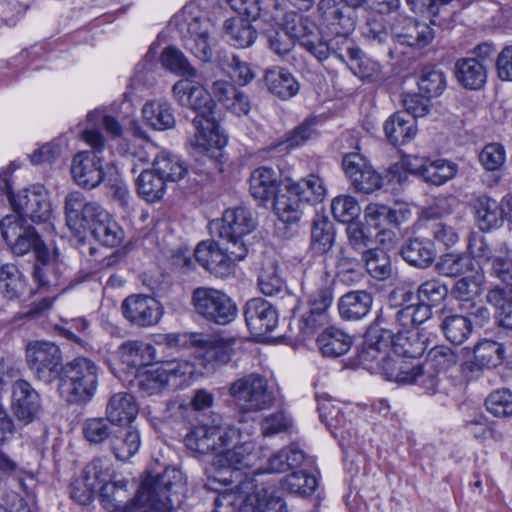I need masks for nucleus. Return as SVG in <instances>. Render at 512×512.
<instances>
[{"mask_svg": "<svg viewBox=\"0 0 512 512\" xmlns=\"http://www.w3.org/2000/svg\"><path fill=\"white\" fill-rule=\"evenodd\" d=\"M112 468L110 460L104 457L92 459L83 469L81 477L100 485L99 498L108 512H130L146 509L145 512H176L182 509L185 494V479L177 468H166L162 473H149L137 492L130 498L127 480L110 482Z\"/></svg>", "mask_w": 512, "mask_h": 512, "instance_id": "f257e3e1", "label": "nucleus"}, {"mask_svg": "<svg viewBox=\"0 0 512 512\" xmlns=\"http://www.w3.org/2000/svg\"><path fill=\"white\" fill-rule=\"evenodd\" d=\"M172 92L181 106L196 112L192 121L196 130L191 140L192 146L199 153L216 157L215 152L224 148L228 139L217 122L216 104L209 92L194 78H183L177 81L172 87Z\"/></svg>", "mask_w": 512, "mask_h": 512, "instance_id": "f03ea898", "label": "nucleus"}, {"mask_svg": "<svg viewBox=\"0 0 512 512\" xmlns=\"http://www.w3.org/2000/svg\"><path fill=\"white\" fill-rule=\"evenodd\" d=\"M285 27L288 33L297 38L300 46L320 62L331 55L342 62H358L361 58L360 49L353 45L348 37L350 33H344L343 29L334 28L335 36L326 41L318 26L297 12L287 15Z\"/></svg>", "mask_w": 512, "mask_h": 512, "instance_id": "7ed1b4c3", "label": "nucleus"}, {"mask_svg": "<svg viewBox=\"0 0 512 512\" xmlns=\"http://www.w3.org/2000/svg\"><path fill=\"white\" fill-rule=\"evenodd\" d=\"M215 484L220 483L215 482L211 474L205 487L217 492L213 499L215 505L213 512L220 509H231L233 512H283L287 507V502L275 489L261 488L251 494H246L245 490L251 485L249 481H240L236 490L220 491Z\"/></svg>", "mask_w": 512, "mask_h": 512, "instance_id": "20e7f679", "label": "nucleus"}, {"mask_svg": "<svg viewBox=\"0 0 512 512\" xmlns=\"http://www.w3.org/2000/svg\"><path fill=\"white\" fill-rule=\"evenodd\" d=\"M99 366L89 358L76 357L67 362L59 376V391L70 403H87L99 384Z\"/></svg>", "mask_w": 512, "mask_h": 512, "instance_id": "39448f33", "label": "nucleus"}, {"mask_svg": "<svg viewBox=\"0 0 512 512\" xmlns=\"http://www.w3.org/2000/svg\"><path fill=\"white\" fill-rule=\"evenodd\" d=\"M259 461L260 448L251 441L234 445L232 449H222L212 462L213 480L220 485L232 484L241 476L240 471L245 469H252V475H255Z\"/></svg>", "mask_w": 512, "mask_h": 512, "instance_id": "423d86ee", "label": "nucleus"}, {"mask_svg": "<svg viewBox=\"0 0 512 512\" xmlns=\"http://www.w3.org/2000/svg\"><path fill=\"white\" fill-rule=\"evenodd\" d=\"M249 248L241 244H229L219 238L218 241L206 240L200 242L194 251L197 262L209 273L219 278H225L234 271L236 261L243 260Z\"/></svg>", "mask_w": 512, "mask_h": 512, "instance_id": "0eeeda50", "label": "nucleus"}, {"mask_svg": "<svg viewBox=\"0 0 512 512\" xmlns=\"http://www.w3.org/2000/svg\"><path fill=\"white\" fill-rule=\"evenodd\" d=\"M82 138L93 151L77 153L72 161L71 173L79 186L93 189L102 183L105 176L102 159L98 155L105 147V140L97 130L83 131Z\"/></svg>", "mask_w": 512, "mask_h": 512, "instance_id": "6e6552de", "label": "nucleus"}, {"mask_svg": "<svg viewBox=\"0 0 512 512\" xmlns=\"http://www.w3.org/2000/svg\"><path fill=\"white\" fill-rule=\"evenodd\" d=\"M240 431L232 425L225 424L222 417L217 416L211 423L193 426L186 434V447L199 454L220 451L236 443Z\"/></svg>", "mask_w": 512, "mask_h": 512, "instance_id": "1a4fd4ad", "label": "nucleus"}, {"mask_svg": "<svg viewBox=\"0 0 512 512\" xmlns=\"http://www.w3.org/2000/svg\"><path fill=\"white\" fill-rule=\"evenodd\" d=\"M229 394L243 413L269 409L275 401L268 380L258 373H250L236 379L229 387Z\"/></svg>", "mask_w": 512, "mask_h": 512, "instance_id": "9d476101", "label": "nucleus"}, {"mask_svg": "<svg viewBox=\"0 0 512 512\" xmlns=\"http://www.w3.org/2000/svg\"><path fill=\"white\" fill-rule=\"evenodd\" d=\"M1 235L10 251L23 256L33 251L36 263L49 258V249L43 243L34 227L26 225L17 216H5L0 221Z\"/></svg>", "mask_w": 512, "mask_h": 512, "instance_id": "9b49d317", "label": "nucleus"}, {"mask_svg": "<svg viewBox=\"0 0 512 512\" xmlns=\"http://www.w3.org/2000/svg\"><path fill=\"white\" fill-rule=\"evenodd\" d=\"M1 201L10 202L14 212L25 223L29 219L34 223H47L52 217V207L48 192L41 186L25 189L12 194L7 182L3 183Z\"/></svg>", "mask_w": 512, "mask_h": 512, "instance_id": "f8f14e48", "label": "nucleus"}, {"mask_svg": "<svg viewBox=\"0 0 512 512\" xmlns=\"http://www.w3.org/2000/svg\"><path fill=\"white\" fill-rule=\"evenodd\" d=\"M192 302L198 314L219 325L229 324L237 315V307L231 298L214 288L195 289Z\"/></svg>", "mask_w": 512, "mask_h": 512, "instance_id": "ddd939ff", "label": "nucleus"}, {"mask_svg": "<svg viewBox=\"0 0 512 512\" xmlns=\"http://www.w3.org/2000/svg\"><path fill=\"white\" fill-rule=\"evenodd\" d=\"M27 363L34 376L51 383L61 373L62 355L59 347L52 342L36 341L27 346Z\"/></svg>", "mask_w": 512, "mask_h": 512, "instance_id": "4468645a", "label": "nucleus"}, {"mask_svg": "<svg viewBox=\"0 0 512 512\" xmlns=\"http://www.w3.org/2000/svg\"><path fill=\"white\" fill-rule=\"evenodd\" d=\"M85 229L88 228L96 240L108 247H116L124 239V231L113 217L98 203L88 204L84 209Z\"/></svg>", "mask_w": 512, "mask_h": 512, "instance_id": "2eb2a0df", "label": "nucleus"}, {"mask_svg": "<svg viewBox=\"0 0 512 512\" xmlns=\"http://www.w3.org/2000/svg\"><path fill=\"white\" fill-rule=\"evenodd\" d=\"M187 22V35L183 37L184 46L196 58L202 62H208L213 56L215 39L212 37L214 26L212 22L205 17L195 15Z\"/></svg>", "mask_w": 512, "mask_h": 512, "instance_id": "dca6fc26", "label": "nucleus"}, {"mask_svg": "<svg viewBox=\"0 0 512 512\" xmlns=\"http://www.w3.org/2000/svg\"><path fill=\"white\" fill-rule=\"evenodd\" d=\"M11 408L16 420L26 426L42 412L41 397L28 381L17 379L12 384Z\"/></svg>", "mask_w": 512, "mask_h": 512, "instance_id": "f3484780", "label": "nucleus"}, {"mask_svg": "<svg viewBox=\"0 0 512 512\" xmlns=\"http://www.w3.org/2000/svg\"><path fill=\"white\" fill-rule=\"evenodd\" d=\"M256 222L251 211L243 206L225 210L219 229V238L229 244L248 247L245 238L255 229Z\"/></svg>", "mask_w": 512, "mask_h": 512, "instance_id": "a211bd4d", "label": "nucleus"}, {"mask_svg": "<svg viewBox=\"0 0 512 512\" xmlns=\"http://www.w3.org/2000/svg\"><path fill=\"white\" fill-rule=\"evenodd\" d=\"M342 166L346 176L357 191L368 194L381 187V176L361 154L349 153L345 155Z\"/></svg>", "mask_w": 512, "mask_h": 512, "instance_id": "6ab92c4d", "label": "nucleus"}, {"mask_svg": "<svg viewBox=\"0 0 512 512\" xmlns=\"http://www.w3.org/2000/svg\"><path fill=\"white\" fill-rule=\"evenodd\" d=\"M121 308L124 317L140 327L157 324L163 314L161 304L155 298L143 294L127 297Z\"/></svg>", "mask_w": 512, "mask_h": 512, "instance_id": "aec40b11", "label": "nucleus"}, {"mask_svg": "<svg viewBox=\"0 0 512 512\" xmlns=\"http://www.w3.org/2000/svg\"><path fill=\"white\" fill-rule=\"evenodd\" d=\"M385 313L377 316L373 325H371L366 333V340L364 348L361 352L363 360L378 361L379 365L383 363V358L386 356L388 349H393V340L395 333L388 327L385 322Z\"/></svg>", "mask_w": 512, "mask_h": 512, "instance_id": "412c9836", "label": "nucleus"}, {"mask_svg": "<svg viewBox=\"0 0 512 512\" xmlns=\"http://www.w3.org/2000/svg\"><path fill=\"white\" fill-rule=\"evenodd\" d=\"M244 316L248 329L255 336H265L278 323L276 310L262 298L250 299L244 307Z\"/></svg>", "mask_w": 512, "mask_h": 512, "instance_id": "4be33fe9", "label": "nucleus"}, {"mask_svg": "<svg viewBox=\"0 0 512 512\" xmlns=\"http://www.w3.org/2000/svg\"><path fill=\"white\" fill-rule=\"evenodd\" d=\"M231 8L248 19L264 18L265 21L281 23L285 26L289 12L283 13L277 0H228Z\"/></svg>", "mask_w": 512, "mask_h": 512, "instance_id": "5701e85b", "label": "nucleus"}, {"mask_svg": "<svg viewBox=\"0 0 512 512\" xmlns=\"http://www.w3.org/2000/svg\"><path fill=\"white\" fill-rule=\"evenodd\" d=\"M318 10L331 29L340 28L343 29L344 33H351L355 29L356 13L343 1L320 0Z\"/></svg>", "mask_w": 512, "mask_h": 512, "instance_id": "b1692460", "label": "nucleus"}, {"mask_svg": "<svg viewBox=\"0 0 512 512\" xmlns=\"http://www.w3.org/2000/svg\"><path fill=\"white\" fill-rule=\"evenodd\" d=\"M109 446L116 459L129 460L141 446L140 432L131 424L118 425L114 429Z\"/></svg>", "mask_w": 512, "mask_h": 512, "instance_id": "393cba45", "label": "nucleus"}, {"mask_svg": "<svg viewBox=\"0 0 512 512\" xmlns=\"http://www.w3.org/2000/svg\"><path fill=\"white\" fill-rule=\"evenodd\" d=\"M32 276L41 287L72 286L71 275L68 267L56 260L51 262L50 257L34 264Z\"/></svg>", "mask_w": 512, "mask_h": 512, "instance_id": "a878e982", "label": "nucleus"}, {"mask_svg": "<svg viewBox=\"0 0 512 512\" xmlns=\"http://www.w3.org/2000/svg\"><path fill=\"white\" fill-rule=\"evenodd\" d=\"M287 194L299 197L304 202L320 203L327 195V188L324 180L316 174H310L299 181L287 179L285 183Z\"/></svg>", "mask_w": 512, "mask_h": 512, "instance_id": "bb28decb", "label": "nucleus"}, {"mask_svg": "<svg viewBox=\"0 0 512 512\" xmlns=\"http://www.w3.org/2000/svg\"><path fill=\"white\" fill-rule=\"evenodd\" d=\"M139 412L138 404L134 396L127 392L113 394L106 406L105 414L118 425H130Z\"/></svg>", "mask_w": 512, "mask_h": 512, "instance_id": "cd10ccee", "label": "nucleus"}, {"mask_svg": "<svg viewBox=\"0 0 512 512\" xmlns=\"http://www.w3.org/2000/svg\"><path fill=\"white\" fill-rule=\"evenodd\" d=\"M427 349V337L419 328L397 330L393 340V352L398 357L417 359Z\"/></svg>", "mask_w": 512, "mask_h": 512, "instance_id": "c85d7f7f", "label": "nucleus"}, {"mask_svg": "<svg viewBox=\"0 0 512 512\" xmlns=\"http://www.w3.org/2000/svg\"><path fill=\"white\" fill-rule=\"evenodd\" d=\"M279 176L272 168L262 166L250 176V193L262 202L274 200L278 195Z\"/></svg>", "mask_w": 512, "mask_h": 512, "instance_id": "c756f323", "label": "nucleus"}, {"mask_svg": "<svg viewBox=\"0 0 512 512\" xmlns=\"http://www.w3.org/2000/svg\"><path fill=\"white\" fill-rule=\"evenodd\" d=\"M475 217L479 228L482 231H489L498 228L503 223L505 207L495 199L488 196H480L473 203Z\"/></svg>", "mask_w": 512, "mask_h": 512, "instance_id": "7c9ffc66", "label": "nucleus"}, {"mask_svg": "<svg viewBox=\"0 0 512 512\" xmlns=\"http://www.w3.org/2000/svg\"><path fill=\"white\" fill-rule=\"evenodd\" d=\"M384 132L388 141L393 145L410 142L416 135L415 120L405 112H396L384 123Z\"/></svg>", "mask_w": 512, "mask_h": 512, "instance_id": "2f4dec72", "label": "nucleus"}, {"mask_svg": "<svg viewBox=\"0 0 512 512\" xmlns=\"http://www.w3.org/2000/svg\"><path fill=\"white\" fill-rule=\"evenodd\" d=\"M316 343L323 356L336 358L350 350L352 339L343 330L328 326L318 335Z\"/></svg>", "mask_w": 512, "mask_h": 512, "instance_id": "473e14b6", "label": "nucleus"}, {"mask_svg": "<svg viewBox=\"0 0 512 512\" xmlns=\"http://www.w3.org/2000/svg\"><path fill=\"white\" fill-rule=\"evenodd\" d=\"M421 364L416 359L409 358H383L381 369L387 379L401 384H413Z\"/></svg>", "mask_w": 512, "mask_h": 512, "instance_id": "72a5a7b5", "label": "nucleus"}, {"mask_svg": "<svg viewBox=\"0 0 512 512\" xmlns=\"http://www.w3.org/2000/svg\"><path fill=\"white\" fill-rule=\"evenodd\" d=\"M372 303L373 298L370 293L363 290L351 291L339 299V314L346 320H359L369 313Z\"/></svg>", "mask_w": 512, "mask_h": 512, "instance_id": "f704fd0d", "label": "nucleus"}, {"mask_svg": "<svg viewBox=\"0 0 512 512\" xmlns=\"http://www.w3.org/2000/svg\"><path fill=\"white\" fill-rule=\"evenodd\" d=\"M440 329L449 342L460 345L470 337L473 325L467 316L442 311Z\"/></svg>", "mask_w": 512, "mask_h": 512, "instance_id": "c9c22d12", "label": "nucleus"}, {"mask_svg": "<svg viewBox=\"0 0 512 512\" xmlns=\"http://www.w3.org/2000/svg\"><path fill=\"white\" fill-rule=\"evenodd\" d=\"M264 80L268 90L282 100L290 99L299 91V84L294 76L280 67L267 70Z\"/></svg>", "mask_w": 512, "mask_h": 512, "instance_id": "e433bc0d", "label": "nucleus"}, {"mask_svg": "<svg viewBox=\"0 0 512 512\" xmlns=\"http://www.w3.org/2000/svg\"><path fill=\"white\" fill-rule=\"evenodd\" d=\"M334 260L336 276L341 282L351 285L362 279L363 256L358 257L351 249H340Z\"/></svg>", "mask_w": 512, "mask_h": 512, "instance_id": "4c0bfd02", "label": "nucleus"}, {"mask_svg": "<svg viewBox=\"0 0 512 512\" xmlns=\"http://www.w3.org/2000/svg\"><path fill=\"white\" fill-rule=\"evenodd\" d=\"M475 362H466L463 364L464 371H474L480 367H496L501 364L504 355L503 346L491 340L479 342L473 350Z\"/></svg>", "mask_w": 512, "mask_h": 512, "instance_id": "58836bf2", "label": "nucleus"}, {"mask_svg": "<svg viewBox=\"0 0 512 512\" xmlns=\"http://www.w3.org/2000/svg\"><path fill=\"white\" fill-rule=\"evenodd\" d=\"M400 253L407 263L418 268H427L435 258L431 242L422 238L408 239L402 245Z\"/></svg>", "mask_w": 512, "mask_h": 512, "instance_id": "ea45409f", "label": "nucleus"}, {"mask_svg": "<svg viewBox=\"0 0 512 512\" xmlns=\"http://www.w3.org/2000/svg\"><path fill=\"white\" fill-rule=\"evenodd\" d=\"M143 118L153 129L163 131L175 125V116L171 105L166 101H149L142 108Z\"/></svg>", "mask_w": 512, "mask_h": 512, "instance_id": "a19ab883", "label": "nucleus"}, {"mask_svg": "<svg viewBox=\"0 0 512 512\" xmlns=\"http://www.w3.org/2000/svg\"><path fill=\"white\" fill-rule=\"evenodd\" d=\"M166 386L176 390L188 385L195 373V367L187 360H172L160 366Z\"/></svg>", "mask_w": 512, "mask_h": 512, "instance_id": "79ce46f5", "label": "nucleus"}, {"mask_svg": "<svg viewBox=\"0 0 512 512\" xmlns=\"http://www.w3.org/2000/svg\"><path fill=\"white\" fill-rule=\"evenodd\" d=\"M486 301L496 309L500 325L512 329V286H495L487 292Z\"/></svg>", "mask_w": 512, "mask_h": 512, "instance_id": "37998d69", "label": "nucleus"}, {"mask_svg": "<svg viewBox=\"0 0 512 512\" xmlns=\"http://www.w3.org/2000/svg\"><path fill=\"white\" fill-rule=\"evenodd\" d=\"M456 77L464 87L479 89L486 82V68L475 58L460 59L456 62Z\"/></svg>", "mask_w": 512, "mask_h": 512, "instance_id": "c03bdc74", "label": "nucleus"}, {"mask_svg": "<svg viewBox=\"0 0 512 512\" xmlns=\"http://www.w3.org/2000/svg\"><path fill=\"white\" fill-rule=\"evenodd\" d=\"M335 240V230L331 221L325 217H317L313 220L311 230V248L317 254H326L327 259L333 256L328 254Z\"/></svg>", "mask_w": 512, "mask_h": 512, "instance_id": "a18cd8bd", "label": "nucleus"}, {"mask_svg": "<svg viewBox=\"0 0 512 512\" xmlns=\"http://www.w3.org/2000/svg\"><path fill=\"white\" fill-rule=\"evenodd\" d=\"M166 181L152 168L141 171L137 178V191L147 202H156L166 193Z\"/></svg>", "mask_w": 512, "mask_h": 512, "instance_id": "49530a36", "label": "nucleus"}, {"mask_svg": "<svg viewBox=\"0 0 512 512\" xmlns=\"http://www.w3.org/2000/svg\"><path fill=\"white\" fill-rule=\"evenodd\" d=\"M438 274L446 277H458L475 271V265L470 256L463 253H446L435 265Z\"/></svg>", "mask_w": 512, "mask_h": 512, "instance_id": "de8ad7c7", "label": "nucleus"}, {"mask_svg": "<svg viewBox=\"0 0 512 512\" xmlns=\"http://www.w3.org/2000/svg\"><path fill=\"white\" fill-rule=\"evenodd\" d=\"M302 202L294 195L281 194L273 200V208L279 221L283 224L297 225L302 217Z\"/></svg>", "mask_w": 512, "mask_h": 512, "instance_id": "09e8293b", "label": "nucleus"}, {"mask_svg": "<svg viewBox=\"0 0 512 512\" xmlns=\"http://www.w3.org/2000/svg\"><path fill=\"white\" fill-rule=\"evenodd\" d=\"M116 425L106 417L87 418L82 425V433L91 445L110 443Z\"/></svg>", "mask_w": 512, "mask_h": 512, "instance_id": "8fccbe9b", "label": "nucleus"}, {"mask_svg": "<svg viewBox=\"0 0 512 512\" xmlns=\"http://www.w3.org/2000/svg\"><path fill=\"white\" fill-rule=\"evenodd\" d=\"M194 343L205 350L203 356L208 361H213L217 364H225L231 358L232 340L226 341L211 336L198 335Z\"/></svg>", "mask_w": 512, "mask_h": 512, "instance_id": "3c124183", "label": "nucleus"}, {"mask_svg": "<svg viewBox=\"0 0 512 512\" xmlns=\"http://www.w3.org/2000/svg\"><path fill=\"white\" fill-rule=\"evenodd\" d=\"M431 316V310L417 302L406 305L393 313L398 330L419 328V325L427 321Z\"/></svg>", "mask_w": 512, "mask_h": 512, "instance_id": "603ef678", "label": "nucleus"}, {"mask_svg": "<svg viewBox=\"0 0 512 512\" xmlns=\"http://www.w3.org/2000/svg\"><path fill=\"white\" fill-rule=\"evenodd\" d=\"M85 202L84 195L79 191L69 193L65 199V215L67 226L75 233H80L85 229L84 209L88 204Z\"/></svg>", "mask_w": 512, "mask_h": 512, "instance_id": "864d4df0", "label": "nucleus"}, {"mask_svg": "<svg viewBox=\"0 0 512 512\" xmlns=\"http://www.w3.org/2000/svg\"><path fill=\"white\" fill-rule=\"evenodd\" d=\"M153 169L166 181L175 182L187 173V167L178 156L162 152L153 160Z\"/></svg>", "mask_w": 512, "mask_h": 512, "instance_id": "5fc2aeb1", "label": "nucleus"}, {"mask_svg": "<svg viewBox=\"0 0 512 512\" xmlns=\"http://www.w3.org/2000/svg\"><path fill=\"white\" fill-rule=\"evenodd\" d=\"M420 93L428 98L440 96L446 89L445 73L436 67H424L417 82Z\"/></svg>", "mask_w": 512, "mask_h": 512, "instance_id": "6e6d98bb", "label": "nucleus"}, {"mask_svg": "<svg viewBox=\"0 0 512 512\" xmlns=\"http://www.w3.org/2000/svg\"><path fill=\"white\" fill-rule=\"evenodd\" d=\"M163 67L184 78H196L197 72L185 55L173 46L166 47L160 57Z\"/></svg>", "mask_w": 512, "mask_h": 512, "instance_id": "4d7b16f0", "label": "nucleus"}, {"mask_svg": "<svg viewBox=\"0 0 512 512\" xmlns=\"http://www.w3.org/2000/svg\"><path fill=\"white\" fill-rule=\"evenodd\" d=\"M366 271L375 279L383 281L392 274V266L388 255L380 249H369L363 256Z\"/></svg>", "mask_w": 512, "mask_h": 512, "instance_id": "13d9d810", "label": "nucleus"}, {"mask_svg": "<svg viewBox=\"0 0 512 512\" xmlns=\"http://www.w3.org/2000/svg\"><path fill=\"white\" fill-rule=\"evenodd\" d=\"M434 37L432 29L424 23L410 21L406 31L396 35L397 41L402 45L422 48L429 44Z\"/></svg>", "mask_w": 512, "mask_h": 512, "instance_id": "bf43d9fd", "label": "nucleus"}, {"mask_svg": "<svg viewBox=\"0 0 512 512\" xmlns=\"http://www.w3.org/2000/svg\"><path fill=\"white\" fill-rule=\"evenodd\" d=\"M0 289L8 299L17 298L22 293L21 273L14 264L0 265Z\"/></svg>", "mask_w": 512, "mask_h": 512, "instance_id": "052dcab7", "label": "nucleus"}, {"mask_svg": "<svg viewBox=\"0 0 512 512\" xmlns=\"http://www.w3.org/2000/svg\"><path fill=\"white\" fill-rule=\"evenodd\" d=\"M448 294L447 287L439 279H430L422 283L417 289V303L431 306L439 304Z\"/></svg>", "mask_w": 512, "mask_h": 512, "instance_id": "680f3d73", "label": "nucleus"}, {"mask_svg": "<svg viewBox=\"0 0 512 512\" xmlns=\"http://www.w3.org/2000/svg\"><path fill=\"white\" fill-rule=\"evenodd\" d=\"M225 29L233 45L245 48L254 43L256 31L246 21L229 19L225 21Z\"/></svg>", "mask_w": 512, "mask_h": 512, "instance_id": "e2e57ef3", "label": "nucleus"}, {"mask_svg": "<svg viewBox=\"0 0 512 512\" xmlns=\"http://www.w3.org/2000/svg\"><path fill=\"white\" fill-rule=\"evenodd\" d=\"M457 166L444 159L429 161L427 168L424 169L423 179L433 185H442L446 181L454 177Z\"/></svg>", "mask_w": 512, "mask_h": 512, "instance_id": "0e129e2a", "label": "nucleus"}, {"mask_svg": "<svg viewBox=\"0 0 512 512\" xmlns=\"http://www.w3.org/2000/svg\"><path fill=\"white\" fill-rule=\"evenodd\" d=\"M331 211L335 220L349 224L359 216L360 206L355 198L343 195L332 200Z\"/></svg>", "mask_w": 512, "mask_h": 512, "instance_id": "69168bd1", "label": "nucleus"}, {"mask_svg": "<svg viewBox=\"0 0 512 512\" xmlns=\"http://www.w3.org/2000/svg\"><path fill=\"white\" fill-rule=\"evenodd\" d=\"M136 385L147 395H154L168 389L160 366L141 371L136 376Z\"/></svg>", "mask_w": 512, "mask_h": 512, "instance_id": "338daca9", "label": "nucleus"}, {"mask_svg": "<svg viewBox=\"0 0 512 512\" xmlns=\"http://www.w3.org/2000/svg\"><path fill=\"white\" fill-rule=\"evenodd\" d=\"M487 410L496 417L512 415V392L500 389L492 392L486 399Z\"/></svg>", "mask_w": 512, "mask_h": 512, "instance_id": "774afa93", "label": "nucleus"}]
</instances>
